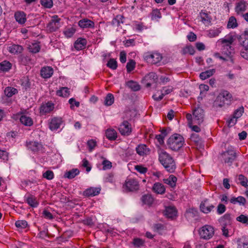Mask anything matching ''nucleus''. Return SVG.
I'll list each match as a JSON object with an SVG mask.
<instances>
[{"instance_id":"1","label":"nucleus","mask_w":248,"mask_h":248,"mask_svg":"<svg viewBox=\"0 0 248 248\" xmlns=\"http://www.w3.org/2000/svg\"><path fill=\"white\" fill-rule=\"evenodd\" d=\"M159 160L168 171L173 172L175 170L176 167L174 161L166 151H160L159 153Z\"/></svg>"},{"instance_id":"2","label":"nucleus","mask_w":248,"mask_h":248,"mask_svg":"<svg viewBox=\"0 0 248 248\" xmlns=\"http://www.w3.org/2000/svg\"><path fill=\"white\" fill-rule=\"evenodd\" d=\"M185 142L184 138L178 134L171 135L168 140L167 144L170 149L177 151L183 146Z\"/></svg>"},{"instance_id":"3","label":"nucleus","mask_w":248,"mask_h":248,"mask_svg":"<svg viewBox=\"0 0 248 248\" xmlns=\"http://www.w3.org/2000/svg\"><path fill=\"white\" fill-rule=\"evenodd\" d=\"M232 94L227 91L221 92L217 96L213 104V107L215 108H221L225 105L230 104Z\"/></svg>"},{"instance_id":"4","label":"nucleus","mask_w":248,"mask_h":248,"mask_svg":"<svg viewBox=\"0 0 248 248\" xmlns=\"http://www.w3.org/2000/svg\"><path fill=\"white\" fill-rule=\"evenodd\" d=\"M222 156L225 163L231 166L236 159L237 154L234 148L231 146L228 147L227 150L222 154Z\"/></svg>"},{"instance_id":"5","label":"nucleus","mask_w":248,"mask_h":248,"mask_svg":"<svg viewBox=\"0 0 248 248\" xmlns=\"http://www.w3.org/2000/svg\"><path fill=\"white\" fill-rule=\"evenodd\" d=\"M214 227L208 225L203 226L199 231V234L201 238L205 240H209L214 235Z\"/></svg>"},{"instance_id":"6","label":"nucleus","mask_w":248,"mask_h":248,"mask_svg":"<svg viewBox=\"0 0 248 248\" xmlns=\"http://www.w3.org/2000/svg\"><path fill=\"white\" fill-rule=\"evenodd\" d=\"M144 58L148 63L155 64L162 60V57L160 53L148 52L144 54Z\"/></svg>"},{"instance_id":"7","label":"nucleus","mask_w":248,"mask_h":248,"mask_svg":"<svg viewBox=\"0 0 248 248\" xmlns=\"http://www.w3.org/2000/svg\"><path fill=\"white\" fill-rule=\"evenodd\" d=\"M61 19L57 15L52 17L51 20L46 25V30L49 32H52L57 31L61 27Z\"/></svg>"},{"instance_id":"8","label":"nucleus","mask_w":248,"mask_h":248,"mask_svg":"<svg viewBox=\"0 0 248 248\" xmlns=\"http://www.w3.org/2000/svg\"><path fill=\"white\" fill-rule=\"evenodd\" d=\"M193 120L195 123L199 124L204 120V110L200 107H197L193 110Z\"/></svg>"},{"instance_id":"9","label":"nucleus","mask_w":248,"mask_h":248,"mask_svg":"<svg viewBox=\"0 0 248 248\" xmlns=\"http://www.w3.org/2000/svg\"><path fill=\"white\" fill-rule=\"evenodd\" d=\"M120 133L124 136H128L132 132L131 125L127 121H124L118 128Z\"/></svg>"},{"instance_id":"10","label":"nucleus","mask_w":248,"mask_h":248,"mask_svg":"<svg viewBox=\"0 0 248 248\" xmlns=\"http://www.w3.org/2000/svg\"><path fill=\"white\" fill-rule=\"evenodd\" d=\"M125 186L129 191H137L139 189V182L136 179L132 178L127 179Z\"/></svg>"},{"instance_id":"11","label":"nucleus","mask_w":248,"mask_h":248,"mask_svg":"<svg viewBox=\"0 0 248 248\" xmlns=\"http://www.w3.org/2000/svg\"><path fill=\"white\" fill-rule=\"evenodd\" d=\"M215 207L214 205L209 204L207 199L202 201L200 205L201 211L204 214L209 213L215 208Z\"/></svg>"},{"instance_id":"12","label":"nucleus","mask_w":248,"mask_h":248,"mask_svg":"<svg viewBox=\"0 0 248 248\" xmlns=\"http://www.w3.org/2000/svg\"><path fill=\"white\" fill-rule=\"evenodd\" d=\"M248 5L247 2L244 0H240L237 2L235 7V11L237 15L242 16L243 12L246 11Z\"/></svg>"},{"instance_id":"13","label":"nucleus","mask_w":248,"mask_h":248,"mask_svg":"<svg viewBox=\"0 0 248 248\" xmlns=\"http://www.w3.org/2000/svg\"><path fill=\"white\" fill-rule=\"evenodd\" d=\"M54 108V104L51 101L43 104L40 108V112L41 114H46L49 113Z\"/></svg>"},{"instance_id":"14","label":"nucleus","mask_w":248,"mask_h":248,"mask_svg":"<svg viewBox=\"0 0 248 248\" xmlns=\"http://www.w3.org/2000/svg\"><path fill=\"white\" fill-rule=\"evenodd\" d=\"M157 76L154 72H150L146 75L144 78V80L146 82V86L149 87L151 85L157 81Z\"/></svg>"},{"instance_id":"15","label":"nucleus","mask_w":248,"mask_h":248,"mask_svg":"<svg viewBox=\"0 0 248 248\" xmlns=\"http://www.w3.org/2000/svg\"><path fill=\"white\" fill-rule=\"evenodd\" d=\"M101 191V188L99 187H91L86 189L83 192V195L85 197H93L98 195Z\"/></svg>"},{"instance_id":"16","label":"nucleus","mask_w":248,"mask_h":248,"mask_svg":"<svg viewBox=\"0 0 248 248\" xmlns=\"http://www.w3.org/2000/svg\"><path fill=\"white\" fill-rule=\"evenodd\" d=\"M234 40V39L233 36L232 35H229L228 37L226 38L221 39L220 41L221 44H223V49L224 50L225 48H229L230 49V51H231V50H233V48L231 46V45L233 43Z\"/></svg>"},{"instance_id":"17","label":"nucleus","mask_w":248,"mask_h":248,"mask_svg":"<svg viewBox=\"0 0 248 248\" xmlns=\"http://www.w3.org/2000/svg\"><path fill=\"white\" fill-rule=\"evenodd\" d=\"M78 25L82 29H92L94 27V22L91 20L85 18L78 22Z\"/></svg>"},{"instance_id":"18","label":"nucleus","mask_w":248,"mask_h":248,"mask_svg":"<svg viewBox=\"0 0 248 248\" xmlns=\"http://www.w3.org/2000/svg\"><path fill=\"white\" fill-rule=\"evenodd\" d=\"M27 146L33 152H37L43 150V145L37 141L27 142Z\"/></svg>"},{"instance_id":"19","label":"nucleus","mask_w":248,"mask_h":248,"mask_svg":"<svg viewBox=\"0 0 248 248\" xmlns=\"http://www.w3.org/2000/svg\"><path fill=\"white\" fill-rule=\"evenodd\" d=\"M62 123L61 118L54 117L51 119L49 123V128L52 131L55 130L60 128Z\"/></svg>"},{"instance_id":"20","label":"nucleus","mask_w":248,"mask_h":248,"mask_svg":"<svg viewBox=\"0 0 248 248\" xmlns=\"http://www.w3.org/2000/svg\"><path fill=\"white\" fill-rule=\"evenodd\" d=\"M25 202L31 207H37L39 205V202L37 200V198L32 194H29L28 196H25Z\"/></svg>"},{"instance_id":"21","label":"nucleus","mask_w":248,"mask_h":248,"mask_svg":"<svg viewBox=\"0 0 248 248\" xmlns=\"http://www.w3.org/2000/svg\"><path fill=\"white\" fill-rule=\"evenodd\" d=\"M53 73V69L49 66L44 67L40 71L41 76L44 78H50Z\"/></svg>"},{"instance_id":"22","label":"nucleus","mask_w":248,"mask_h":248,"mask_svg":"<svg viewBox=\"0 0 248 248\" xmlns=\"http://www.w3.org/2000/svg\"><path fill=\"white\" fill-rule=\"evenodd\" d=\"M16 20L20 24H23L26 21V15L24 12L17 11L15 13Z\"/></svg>"},{"instance_id":"23","label":"nucleus","mask_w":248,"mask_h":248,"mask_svg":"<svg viewBox=\"0 0 248 248\" xmlns=\"http://www.w3.org/2000/svg\"><path fill=\"white\" fill-rule=\"evenodd\" d=\"M164 214L168 218H173L176 216L177 211L176 208L171 206L167 207L165 210Z\"/></svg>"},{"instance_id":"24","label":"nucleus","mask_w":248,"mask_h":248,"mask_svg":"<svg viewBox=\"0 0 248 248\" xmlns=\"http://www.w3.org/2000/svg\"><path fill=\"white\" fill-rule=\"evenodd\" d=\"M152 189L157 194H162L165 192V188L164 185L160 183H155L154 184Z\"/></svg>"},{"instance_id":"25","label":"nucleus","mask_w":248,"mask_h":248,"mask_svg":"<svg viewBox=\"0 0 248 248\" xmlns=\"http://www.w3.org/2000/svg\"><path fill=\"white\" fill-rule=\"evenodd\" d=\"M87 44V41L84 38H78L75 43L74 46L77 50L83 49Z\"/></svg>"},{"instance_id":"26","label":"nucleus","mask_w":248,"mask_h":248,"mask_svg":"<svg viewBox=\"0 0 248 248\" xmlns=\"http://www.w3.org/2000/svg\"><path fill=\"white\" fill-rule=\"evenodd\" d=\"M20 121L23 124L27 126H31L33 124L32 119L30 117L25 115L21 116Z\"/></svg>"},{"instance_id":"27","label":"nucleus","mask_w":248,"mask_h":248,"mask_svg":"<svg viewBox=\"0 0 248 248\" xmlns=\"http://www.w3.org/2000/svg\"><path fill=\"white\" fill-rule=\"evenodd\" d=\"M106 136L109 140H114L117 138V133L114 129L108 128L106 131Z\"/></svg>"},{"instance_id":"28","label":"nucleus","mask_w":248,"mask_h":248,"mask_svg":"<svg viewBox=\"0 0 248 248\" xmlns=\"http://www.w3.org/2000/svg\"><path fill=\"white\" fill-rule=\"evenodd\" d=\"M232 218L230 214L227 213L221 218V222L223 226H230L232 223Z\"/></svg>"},{"instance_id":"29","label":"nucleus","mask_w":248,"mask_h":248,"mask_svg":"<svg viewBox=\"0 0 248 248\" xmlns=\"http://www.w3.org/2000/svg\"><path fill=\"white\" fill-rule=\"evenodd\" d=\"M79 173V170L78 169H73L65 172L64 177L71 179Z\"/></svg>"},{"instance_id":"30","label":"nucleus","mask_w":248,"mask_h":248,"mask_svg":"<svg viewBox=\"0 0 248 248\" xmlns=\"http://www.w3.org/2000/svg\"><path fill=\"white\" fill-rule=\"evenodd\" d=\"M8 50L10 53L16 54L21 53L23 47L18 45L14 44L9 47Z\"/></svg>"},{"instance_id":"31","label":"nucleus","mask_w":248,"mask_h":248,"mask_svg":"<svg viewBox=\"0 0 248 248\" xmlns=\"http://www.w3.org/2000/svg\"><path fill=\"white\" fill-rule=\"evenodd\" d=\"M124 16L123 15H117L114 17L112 21L111 24L114 26L119 27L121 24L124 23Z\"/></svg>"},{"instance_id":"32","label":"nucleus","mask_w":248,"mask_h":248,"mask_svg":"<svg viewBox=\"0 0 248 248\" xmlns=\"http://www.w3.org/2000/svg\"><path fill=\"white\" fill-rule=\"evenodd\" d=\"M238 26V24L237 23L236 18L233 16L230 17L227 25V28L234 29L237 28Z\"/></svg>"},{"instance_id":"33","label":"nucleus","mask_w":248,"mask_h":248,"mask_svg":"<svg viewBox=\"0 0 248 248\" xmlns=\"http://www.w3.org/2000/svg\"><path fill=\"white\" fill-rule=\"evenodd\" d=\"M221 27L210 29L208 31V36L211 38L217 37L218 36V35L221 33Z\"/></svg>"},{"instance_id":"34","label":"nucleus","mask_w":248,"mask_h":248,"mask_svg":"<svg viewBox=\"0 0 248 248\" xmlns=\"http://www.w3.org/2000/svg\"><path fill=\"white\" fill-rule=\"evenodd\" d=\"M141 200L144 204L150 205L154 202V198L150 194H145L142 196Z\"/></svg>"},{"instance_id":"35","label":"nucleus","mask_w":248,"mask_h":248,"mask_svg":"<svg viewBox=\"0 0 248 248\" xmlns=\"http://www.w3.org/2000/svg\"><path fill=\"white\" fill-rule=\"evenodd\" d=\"M215 72V69H214L206 70L200 74V78L201 79L204 80L212 76Z\"/></svg>"},{"instance_id":"36","label":"nucleus","mask_w":248,"mask_h":248,"mask_svg":"<svg viewBox=\"0 0 248 248\" xmlns=\"http://www.w3.org/2000/svg\"><path fill=\"white\" fill-rule=\"evenodd\" d=\"M11 63L7 61H4L0 63V71L7 72L11 68Z\"/></svg>"},{"instance_id":"37","label":"nucleus","mask_w":248,"mask_h":248,"mask_svg":"<svg viewBox=\"0 0 248 248\" xmlns=\"http://www.w3.org/2000/svg\"><path fill=\"white\" fill-rule=\"evenodd\" d=\"M126 85L133 91H138L140 89V85L137 82L133 80L128 81Z\"/></svg>"},{"instance_id":"38","label":"nucleus","mask_w":248,"mask_h":248,"mask_svg":"<svg viewBox=\"0 0 248 248\" xmlns=\"http://www.w3.org/2000/svg\"><path fill=\"white\" fill-rule=\"evenodd\" d=\"M202 21L204 23H210L212 18L209 14L206 12L202 11L200 14Z\"/></svg>"},{"instance_id":"39","label":"nucleus","mask_w":248,"mask_h":248,"mask_svg":"<svg viewBox=\"0 0 248 248\" xmlns=\"http://www.w3.org/2000/svg\"><path fill=\"white\" fill-rule=\"evenodd\" d=\"M69 90L67 87H62L56 92V94L59 96L67 97L69 95Z\"/></svg>"},{"instance_id":"40","label":"nucleus","mask_w":248,"mask_h":248,"mask_svg":"<svg viewBox=\"0 0 248 248\" xmlns=\"http://www.w3.org/2000/svg\"><path fill=\"white\" fill-rule=\"evenodd\" d=\"M17 93V90L16 88L7 87L5 89L4 93L8 97H12L13 95Z\"/></svg>"},{"instance_id":"41","label":"nucleus","mask_w":248,"mask_h":248,"mask_svg":"<svg viewBox=\"0 0 248 248\" xmlns=\"http://www.w3.org/2000/svg\"><path fill=\"white\" fill-rule=\"evenodd\" d=\"M177 178L173 175H170L169 178L165 180V183L173 187L176 186Z\"/></svg>"},{"instance_id":"42","label":"nucleus","mask_w":248,"mask_h":248,"mask_svg":"<svg viewBox=\"0 0 248 248\" xmlns=\"http://www.w3.org/2000/svg\"><path fill=\"white\" fill-rule=\"evenodd\" d=\"M137 153L140 155H143L145 154H146L147 152V146L144 144H141L139 145L136 148Z\"/></svg>"},{"instance_id":"43","label":"nucleus","mask_w":248,"mask_h":248,"mask_svg":"<svg viewBox=\"0 0 248 248\" xmlns=\"http://www.w3.org/2000/svg\"><path fill=\"white\" fill-rule=\"evenodd\" d=\"M190 139L191 141L194 142L197 145H200L202 143V139L199 137L198 134L192 133L190 136Z\"/></svg>"},{"instance_id":"44","label":"nucleus","mask_w":248,"mask_h":248,"mask_svg":"<svg viewBox=\"0 0 248 248\" xmlns=\"http://www.w3.org/2000/svg\"><path fill=\"white\" fill-rule=\"evenodd\" d=\"M114 101L113 95L111 93H108L105 98L104 104L108 106H110L114 103Z\"/></svg>"},{"instance_id":"45","label":"nucleus","mask_w":248,"mask_h":248,"mask_svg":"<svg viewBox=\"0 0 248 248\" xmlns=\"http://www.w3.org/2000/svg\"><path fill=\"white\" fill-rule=\"evenodd\" d=\"M76 32V29L73 27L66 29L64 31V34L67 38L71 37Z\"/></svg>"},{"instance_id":"46","label":"nucleus","mask_w":248,"mask_h":248,"mask_svg":"<svg viewBox=\"0 0 248 248\" xmlns=\"http://www.w3.org/2000/svg\"><path fill=\"white\" fill-rule=\"evenodd\" d=\"M30 52L33 53H36L39 52L40 50V46L37 43L33 44L32 45L30 46L29 47Z\"/></svg>"},{"instance_id":"47","label":"nucleus","mask_w":248,"mask_h":248,"mask_svg":"<svg viewBox=\"0 0 248 248\" xmlns=\"http://www.w3.org/2000/svg\"><path fill=\"white\" fill-rule=\"evenodd\" d=\"M244 111V108L242 106L236 109L233 113V118L237 119L240 118L242 115Z\"/></svg>"},{"instance_id":"48","label":"nucleus","mask_w":248,"mask_h":248,"mask_svg":"<svg viewBox=\"0 0 248 248\" xmlns=\"http://www.w3.org/2000/svg\"><path fill=\"white\" fill-rule=\"evenodd\" d=\"M238 180L239 181H240V184L245 187H247L248 186V179L246 177H245L244 175L243 174H239L238 175Z\"/></svg>"},{"instance_id":"49","label":"nucleus","mask_w":248,"mask_h":248,"mask_svg":"<svg viewBox=\"0 0 248 248\" xmlns=\"http://www.w3.org/2000/svg\"><path fill=\"white\" fill-rule=\"evenodd\" d=\"M107 66L113 70H115L117 68V62L114 59H110L108 62Z\"/></svg>"},{"instance_id":"50","label":"nucleus","mask_w":248,"mask_h":248,"mask_svg":"<svg viewBox=\"0 0 248 248\" xmlns=\"http://www.w3.org/2000/svg\"><path fill=\"white\" fill-rule=\"evenodd\" d=\"M136 62L133 60H130L126 64V70L128 73L131 72L135 67Z\"/></svg>"},{"instance_id":"51","label":"nucleus","mask_w":248,"mask_h":248,"mask_svg":"<svg viewBox=\"0 0 248 248\" xmlns=\"http://www.w3.org/2000/svg\"><path fill=\"white\" fill-rule=\"evenodd\" d=\"M195 53L194 47L192 46H187L183 49V54H186L188 53L193 55Z\"/></svg>"},{"instance_id":"52","label":"nucleus","mask_w":248,"mask_h":248,"mask_svg":"<svg viewBox=\"0 0 248 248\" xmlns=\"http://www.w3.org/2000/svg\"><path fill=\"white\" fill-rule=\"evenodd\" d=\"M40 3L43 6L46 8H51L53 6L52 0H41Z\"/></svg>"},{"instance_id":"53","label":"nucleus","mask_w":248,"mask_h":248,"mask_svg":"<svg viewBox=\"0 0 248 248\" xmlns=\"http://www.w3.org/2000/svg\"><path fill=\"white\" fill-rule=\"evenodd\" d=\"M161 17L160 11L157 9H154L151 13V18L152 20L160 18Z\"/></svg>"},{"instance_id":"54","label":"nucleus","mask_w":248,"mask_h":248,"mask_svg":"<svg viewBox=\"0 0 248 248\" xmlns=\"http://www.w3.org/2000/svg\"><path fill=\"white\" fill-rule=\"evenodd\" d=\"M236 220L242 223L248 225V216L242 214L236 217Z\"/></svg>"},{"instance_id":"55","label":"nucleus","mask_w":248,"mask_h":248,"mask_svg":"<svg viewBox=\"0 0 248 248\" xmlns=\"http://www.w3.org/2000/svg\"><path fill=\"white\" fill-rule=\"evenodd\" d=\"M15 225L17 228H26L28 226V223L26 220H17L15 222Z\"/></svg>"},{"instance_id":"56","label":"nucleus","mask_w":248,"mask_h":248,"mask_svg":"<svg viewBox=\"0 0 248 248\" xmlns=\"http://www.w3.org/2000/svg\"><path fill=\"white\" fill-rule=\"evenodd\" d=\"M238 40L239 44L245 49H248V39H243L242 37H238Z\"/></svg>"},{"instance_id":"57","label":"nucleus","mask_w":248,"mask_h":248,"mask_svg":"<svg viewBox=\"0 0 248 248\" xmlns=\"http://www.w3.org/2000/svg\"><path fill=\"white\" fill-rule=\"evenodd\" d=\"M43 176L44 178H46L47 180H52L54 176V173L51 170H47L43 173Z\"/></svg>"},{"instance_id":"58","label":"nucleus","mask_w":248,"mask_h":248,"mask_svg":"<svg viewBox=\"0 0 248 248\" xmlns=\"http://www.w3.org/2000/svg\"><path fill=\"white\" fill-rule=\"evenodd\" d=\"M237 248H248V242L246 241L239 239L237 241Z\"/></svg>"},{"instance_id":"59","label":"nucleus","mask_w":248,"mask_h":248,"mask_svg":"<svg viewBox=\"0 0 248 248\" xmlns=\"http://www.w3.org/2000/svg\"><path fill=\"white\" fill-rule=\"evenodd\" d=\"M133 244L136 247H140L143 245L144 241L141 239L136 238L133 239Z\"/></svg>"},{"instance_id":"60","label":"nucleus","mask_w":248,"mask_h":248,"mask_svg":"<svg viewBox=\"0 0 248 248\" xmlns=\"http://www.w3.org/2000/svg\"><path fill=\"white\" fill-rule=\"evenodd\" d=\"M87 145L90 151H92L96 146V142L93 140H90L87 142Z\"/></svg>"},{"instance_id":"61","label":"nucleus","mask_w":248,"mask_h":248,"mask_svg":"<svg viewBox=\"0 0 248 248\" xmlns=\"http://www.w3.org/2000/svg\"><path fill=\"white\" fill-rule=\"evenodd\" d=\"M102 165L103 166V168L104 170L110 169L112 167L111 162L108 160H104L102 162Z\"/></svg>"},{"instance_id":"62","label":"nucleus","mask_w":248,"mask_h":248,"mask_svg":"<svg viewBox=\"0 0 248 248\" xmlns=\"http://www.w3.org/2000/svg\"><path fill=\"white\" fill-rule=\"evenodd\" d=\"M135 170L140 173H145L147 171V168L141 165H136L135 166Z\"/></svg>"},{"instance_id":"63","label":"nucleus","mask_w":248,"mask_h":248,"mask_svg":"<svg viewBox=\"0 0 248 248\" xmlns=\"http://www.w3.org/2000/svg\"><path fill=\"white\" fill-rule=\"evenodd\" d=\"M31 59L29 56H23L21 58V61L24 65L28 64L30 63Z\"/></svg>"},{"instance_id":"64","label":"nucleus","mask_w":248,"mask_h":248,"mask_svg":"<svg viewBox=\"0 0 248 248\" xmlns=\"http://www.w3.org/2000/svg\"><path fill=\"white\" fill-rule=\"evenodd\" d=\"M226 211V207L225 206L221 203H220L218 205L217 207V213L219 215H221L224 213Z\"/></svg>"}]
</instances>
